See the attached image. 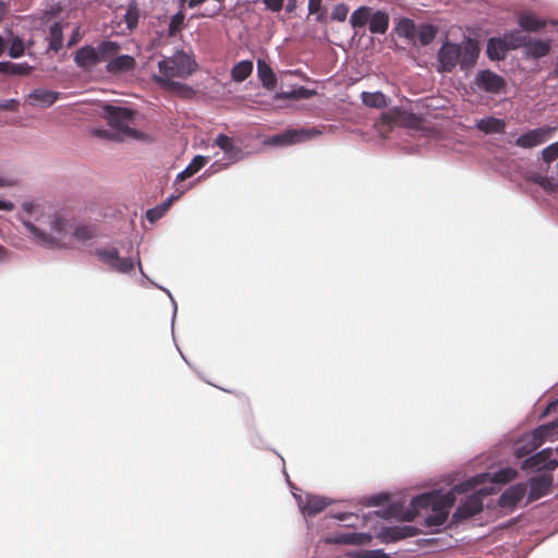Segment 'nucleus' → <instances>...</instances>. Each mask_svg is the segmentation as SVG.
Segmentation results:
<instances>
[{"mask_svg":"<svg viewBox=\"0 0 558 558\" xmlns=\"http://www.w3.org/2000/svg\"><path fill=\"white\" fill-rule=\"evenodd\" d=\"M511 472L512 468L509 465L497 469L492 465L486 471L476 473L466 480L454 484L449 489L440 487L437 489L422 492L410 499L404 518L407 520H412L421 510H429L425 515L423 523L430 533H441L447 530L454 529L456 525L451 524V517H449V512L457 496L466 493L474 484L487 477L501 478L498 480L500 483L505 481V478L509 477Z\"/></svg>","mask_w":558,"mask_h":558,"instance_id":"obj_1","label":"nucleus"},{"mask_svg":"<svg viewBox=\"0 0 558 558\" xmlns=\"http://www.w3.org/2000/svg\"><path fill=\"white\" fill-rule=\"evenodd\" d=\"M482 46L476 37L463 35L460 41L445 38L436 51V71L439 74L452 73L459 69L469 76L478 62Z\"/></svg>","mask_w":558,"mask_h":558,"instance_id":"obj_2","label":"nucleus"},{"mask_svg":"<svg viewBox=\"0 0 558 558\" xmlns=\"http://www.w3.org/2000/svg\"><path fill=\"white\" fill-rule=\"evenodd\" d=\"M515 474V471L512 469V472L509 474V477L505 478V481L497 482V477H487L476 484H474L471 489L477 488L476 493H472L468 495L464 499H461L451 514V524H454L456 527L461 523L470 520L483 511L484 501L483 499L489 495L496 494L506 483H508Z\"/></svg>","mask_w":558,"mask_h":558,"instance_id":"obj_3","label":"nucleus"},{"mask_svg":"<svg viewBox=\"0 0 558 558\" xmlns=\"http://www.w3.org/2000/svg\"><path fill=\"white\" fill-rule=\"evenodd\" d=\"M102 117L107 125L114 131L117 142L128 138L143 143L153 142L151 135L132 126L138 117V112L133 108L108 104L102 109Z\"/></svg>","mask_w":558,"mask_h":558,"instance_id":"obj_4","label":"nucleus"},{"mask_svg":"<svg viewBox=\"0 0 558 558\" xmlns=\"http://www.w3.org/2000/svg\"><path fill=\"white\" fill-rule=\"evenodd\" d=\"M438 26L429 22L415 23L408 16H400L392 29L398 37L405 39L412 46L426 47L438 34Z\"/></svg>","mask_w":558,"mask_h":558,"instance_id":"obj_5","label":"nucleus"},{"mask_svg":"<svg viewBox=\"0 0 558 558\" xmlns=\"http://www.w3.org/2000/svg\"><path fill=\"white\" fill-rule=\"evenodd\" d=\"M519 40V31L515 28L490 36L486 40L485 54L489 61H505L511 51L520 48Z\"/></svg>","mask_w":558,"mask_h":558,"instance_id":"obj_6","label":"nucleus"},{"mask_svg":"<svg viewBox=\"0 0 558 558\" xmlns=\"http://www.w3.org/2000/svg\"><path fill=\"white\" fill-rule=\"evenodd\" d=\"M323 134L317 126L287 128L267 140V144L276 147H289L299 143L311 141Z\"/></svg>","mask_w":558,"mask_h":558,"instance_id":"obj_7","label":"nucleus"},{"mask_svg":"<svg viewBox=\"0 0 558 558\" xmlns=\"http://www.w3.org/2000/svg\"><path fill=\"white\" fill-rule=\"evenodd\" d=\"M557 449L555 452L551 448L534 450L522 461V470L527 473H553L558 466Z\"/></svg>","mask_w":558,"mask_h":558,"instance_id":"obj_8","label":"nucleus"},{"mask_svg":"<svg viewBox=\"0 0 558 558\" xmlns=\"http://www.w3.org/2000/svg\"><path fill=\"white\" fill-rule=\"evenodd\" d=\"M474 90H480L492 96L505 94L507 92V81L500 74L486 68L478 70L471 82Z\"/></svg>","mask_w":558,"mask_h":558,"instance_id":"obj_9","label":"nucleus"},{"mask_svg":"<svg viewBox=\"0 0 558 558\" xmlns=\"http://www.w3.org/2000/svg\"><path fill=\"white\" fill-rule=\"evenodd\" d=\"M92 254L119 274L128 275L134 270L135 263L133 258L130 256L121 257L117 247H96L92 251Z\"/></svg>","mask_w":558,"mask_h":558,"instance_id":"obj_10","label":"nucleus"},{"mask_svg":"<svg viewBox=\"0 0 558 558\" xmlns=\"http://www.w3.org/2000/svg\"><path fill=\"white\" fill-rule=\"evenodd\" d=\"M420 534V529L412 524L381 525L375 533L380 544H396Z\"/></svg>","mask_w":558,"mask_h":558,"instance_id":"obj_11","label":"nucleus"},{"mask_svg":"<svg viewBox=\"0 0 558 558\" xmlns=\"http://www.w3.org/2000/svg\"><path fill=\"white\" fill-rule=\"evenodd\" d=\"M558 126L547 124L529 129L514 140V145L523 149L537 147L549 141L555 135Z\"/></svg>","mask_w":558,"mask_h":558,"instance_id":"obj_12","label":"nucleus"},{"mask_svg":"<svg viewBox=\"0 0 558 558\" xmlns=\"http://www.w3.org/2000/svg\"><path fill=\"white\" fill-rule=\"evenodd\" d=\"M172 62V56L163 57L161 60H159L157 64L159 74H153V81L157 84L169 86L175 89L192 90V87L189 84L173 80V77L177 76L174 71V64Z\"/></svg>","mask_w":558,"mask_h":558,"instance_id":"obj_13","label":"nucleus"},{"mask_svg":"<svg viewBox=\"0 0 558 558\" xmlns=\"http://www.w3.org/2000/svg\"><path fill=\"white\" fill-rule=\"evenodd\" d=\"M21 222L29 236L46 248H66L68 245L58 236L50 234L45 229L37 227L29 219L21 218Z\"/></svg>","mask_w":558,"mask_h":558,"instance_id":"obj_14","label":"nucleus"},{"mask_svg":"<svg viewBox=\"0 0 558 558\" xmlns=\"http://www.w3.org/2000/svg\"><path fill=\"white\" fill-rule=\"evenodd\" d=\"M520 48H523L524 57L529 60H538L550 50V44L546 39L532 37L529 34H522L519 31Z\"/></svg>","mask_w":558,"mask_h":558,"instance_id":"obj_15","label":"nucleus"},{"mask_svg":"<svg viewBox=\"0 0 558 558\" xmlns=\"http://www.w3.org/2000/svg\"><path fill=\"white\" fill-rule=\"evenodd\" d=\"M526 486L515 483L507 487L498 497L497 505L505 511H513L525 498Z\"/></svg>","mask_w":558,"mask_h":558,"instance_id":"obj_16","label":"nucleus"},{"mask_svg":"<svg viewBox=\"0 0 558 558\" xmlns=\"http://www.w3.org/2000/svg\"><path fill=\"white\" fill-rule=\"evenodd\" d=\"M554 482L553 473H534L529 478L527 499L536 501L546 496Z\"/></svg>","mask_w":558,"mask_h":558,"instance_id":"obj_17","label":"nucleus"},{"mask_svg":"<svg viewBox=\"0 0 558 558\" xmlns=\"http://www.w3.org/2000/svg\"><path fill=\"white\" fill-rule=\"evenodd\" d=\"M73 61L81 70L90 71L101 63V57L99 56L97 46L85 44L74 52Z\"/></svg>","mask_w":558,"mask_h":558,"instance_id":"obj_18","label":"nucleus"},{"mask_svg":"<svg viewBox=\"0 0 558 558\" xmlns=\"http://www.w3.org/2000/svg\"><path fill=\"white\" fill-rule=\"evenodd\" d=\"M193 187H194V183H189L183 190H181V191H179L177 193H171L161 203H159L156 206H154V207H151V208L146 210V214H145L146 219L150 223L157 222L159 219H161L169 211V209L171 208L172 204L175 201L180 199L185 192L190 191Z\"/></svg>","mask_w":558,"mask_h":558,"instance_id":"obj_19","label":"nucleus"},{"mask_svg":"<svg viewBox=\"0 0 558 558\" xmlns=\"http://www.w3.org/2000/svg\"><path fill=\"white\" fill-rule=\"evenodd\" d=\"M172 57L177 77L187 78L197 71L198 65L192 54L178 49Z\"/></svg>","mask_w":558,"mask_h":558,"instance_id":"obj_20","label":"nucleus"},{"mask_svg":"<svg viewBox=\"0 0 558 558\" xmlns=\"http://www.w3.org/2000/svg\"><path fill=\"white\" fill-rule=\"evenodd\" d=\"M333 501L327 497L305 494L304 501L299 502L300 512L305 518H312L322 512Z\"/></svg>","mask_w":558,"mask_h":558,"instance_id":"obj_21","label":"nucleus"},{"mask_svg":"<svg viewBox=\"0 0 558 558\" xmlns=\"http://www.w3.org/2000/svg\"><path fill=\"white\" fill-rule=\"evenodd\" d=\"M373 7L360 5L349 16L350 26L353 29V37L359 36L360 38L365 36L369 25V15Z\"/></svg>","mask_w":558,"mask_h":558,"instance_id":"obj_22","label":"nucleus"},{"mask_svg":"<svg viewBox=\"0 0 558 558\" xmlns=\"http://www.w3.org/2000/svg\"><path fill=\"white\" fill-rule=\"evenodd\" d=\"M136 66V60L128 53L118 54L106 63V71L111 75H122L133 72Z\"/></svg>","mask_w":558,"mask_h":558,"instance_id":"obj_23","label":"nucleus"},{"mask_svg":"<svg viewBox=\"0 0 558 558\" xmlns=\"http://www.w3.org/2000/svg\"><path fill=\"white\" fill-rule=\"evenodd\" d=\"M317 94L316 89L308 88L304 85L299 84H292L289 86L287 90L283 88L275 90L274 99L275 100H287V99H293V100H303V99H311Z\"/></svg>","mask_w":558,"mask_h":558,"instance_id":"obj_24","label":"nucleus"},{"mask_svg":"<svg viewBox=\"0 0 558 558\" xmlns=\"http://www.w3.org/2000/svg\"><path fill=\"white\" fill-rule=\"evenodd\" d=\"M509 179L510 181L517 182L519 187H522L523 183H534L542 185L545 181V177L535 171L524 170L519 165L509 167Z\"/></svg>","mask_w":558,"mask_h":558,"instance_id":"obj_25","label":"nucleus"},{"mask_svg":"<svg viewBox=\"0 0 558 558\" xmlns=\"http://www.w3.org/2000/svg\"><path fill=\"white\" fill-rule=\"evenodd\" d=\"M390 15L385 9H372L368 31L373 35H385L389 28Z\"/></svg>","mask_w":558,"mask_h":558,"instance_id":"obj_26","label":"nucleus"},{"mask_svg":"<svg viewBox=\"0 0 558 558\" xmlns=\"http://www.w3.org/2000/svg\"><path fill=\"white\" fill-rule=\"evenodd\" d=\"M29 101L33 106L40 108H49L60 98V93L46 88H34L28 94Z\"/></svg>","mask_w":558,"mask_h":558,"instance_id":"obj_27","label":"nucleus"},{"mask_svg":"<svg viewBox=\"0 0 558 558\" xmlns=\"http://www.w3.org/2000/svg\"><path fill=\"white\" fill-rule=\"evenodd\" d=\"M71 235L76 242L86 244L97 238L98 230L97 227L90 222L76 221L74 219Z\"/></svg>","mask_w":558,"mask_h":558,"instance_id":"obj_28","label":"nucleus"},{"mask_svg":"<svg viewBox=\"0 0 558 558\" xmlns=\"http://www.w3.org/2000/svg\"><path fill=\"white\" fill-rule=\"evenodd\" d=\"M73 221L74 217H68L66 215L58 211H54L52 215L48 216V225L50 230L59 236L71 234Z\"/></svg>","mask_w":558,"mask_h":558,"instance_id":"obj_29","label":"nucleus"},{"mask_svg":"<svg viewBox=\"0 0 558 558\" xmlns=\"http://www.w3.org/2000/svg\"><path fill=\"white\" fill-rule=\"evenodd\" d=\"M257 77L265 89L274 90L276 88L277 74L264 59H257Z\"/></svg>","mask_w":558,"mask_h":558,"instance_id":"obj_30","label":"nucleus"},{"mask_svg":"<svg viewBox=\"0 0 558 558\" xmlns=\"http://www.w3.org/2000/svg\"><path fill=\"white\" fill-rule=\"evenodd\" d=\"M66 23L61 21H54L49 26V36H48V50L53 52H59L64 46V35L63 29L66 26Z\"/></svg>","mask_w":558,"mask_h":558,"instance_id":"obj_31","label":"nucleus"},{"mask_svg":"<svg viewBox=\"0 0 558 558\" xmlns=\"http://www.w3.org/2000/svg\"><path fill=\"white\" fill-rule=\"evenodd\" d=\"M474 126L484 134H499L505 131L506 123L500 118L485 116L476 120Z\"/></svg>","mask_w":558,"mask_h":558,"instance_id":"obj_32","label":"nucleus"},{"mask_svg":"<svg viewBox=\"0 0 558 558\" xmlns=\"http://www.w3.org/2000/svg\"><path fill=\"white\" fill-rule=\"evenodd\" d=\"M208 161L209 156L195 155L191 162L177 174L173 184H178L183 180L193 177L201 169H203L208 163Z\"/></svg>","mask_w":558,"mask_h":558,"instance_id":"obj_33","label":"nucleus"},{"mask_svg":"<svg viewBox=\"0 0 558 558\" xmlns=\"http://www.w3.org/2000/svg\"><path fill=\"white\" fill-rule=\"evenodd\" d=\"M361 100L365 107L375 109H384L391 102V99L381 90L362 92Z\"/></svg>","mask_w":558,"mask_h":558,"instance_id":"obj_34","label":"nucleus"},{"mask_svg":"<svg viewBox=\"0 0 558 558\" xmlns=\"http://www.w3.org/2000/svg\"><path fill=\"white\" fill-rule=\"evenodd\" d=\"M374 536L371 532H343L336 536V541L347 545H363L369 544Z\"/></svg>","mask_w":558,"mask_h":558,"instance_id":"obj_35","label":"nucleus"},{"mask_svg":"<svg viewBox=\"0 0 558 558\" xmlns=\"http://www.w3.org/2000/svg\"><path fill=\"white\" fill-rule=\"evenodd\" d=\"M558 436V415L546 423H543L533 429V440H551Z\"/></svg>","mask_w":558,"mask_h":558,"instance_id":"obj_36","label":"nucleus"},{"mask_svg":"<svg viewBox=\"0 0 558 558\" xmlns=\"http://www.w3.org/2000/svg\"><path fill=\"white\" fill-rule=\"evenodd\" d=\"M253 70H254V63L252 60H250V59L240 60L232 66L231 71H230L231 80L234 83H242L248 76H251V74L253 73Z\"/></svg>","mask_w":558,"mask_h":558,"instance_id":"obj_37","label":"nucleus"},{"mask_svg":"<svg viewBox=\"0 0 558 558\" xmlns=\"http://www.w3.org/2000/svg\"><path fill=\"white\" fill-rule=\"evenodd\" d=\"M141 19V9L137 0H130L128 2L126 11L123 15V22L130 32L135 31L138 27Z\"/></svg>","mask_w":558,"mask_h":558,"instance_id":"obj_38","label":"nucleus"},{"mask_svg":"<svg viewBox=\"0 0 558 558\" xmlns=\"http://www.w3.org/2000/svg\"><path fill=\"white\" fill-rule=\"evenodd\" d=\"M97 49L101 57V62H108V60L119 54L121 45L117 40L102 39L98 43Z\"/></svg>","mask_w":558,"mask_h":558,"instance_id":"obj_39","label":"nucleus"},{"mask_svg":"<svg viewBox=\"0 0 558 558\" xmlns=\"http://www.w3.org/2000/svg\"><path fill=\"white\" fill-rule=\"evenodd\" d=\"M345 558H391V554L386 553L384 548H355L348 550L345 554Z\"/></svg>","mask_w":558,"mask_h":558,"instance_id":"obj_40","label":"nucleus"},{"mask_svg":"<svg viewBox=\"0 0 558 558\" xmlns=\"http://www.w3.org/2000/svg\"><path fill=\"white\" fill-rule=\"evenodd\" d=\"M185 27V11L180 8V10L174 13L170 17V22L167 28V35L169 37L175 36L179 32H181Z\"/></svg>","mask_w":558,"mask_h":558,"instance_id":"obj_41","label":"nucleus"},{"mask_svg":"<svg viewBox=\"0 0 558 558\" xmlns=\"http://www.w3.org/2000/svg\"><path fill=\"white\" fill-rule=\"evenodd\" d=\"M222 151L223 157L228 160L226 166L235 163L243 158V151L240 148V146L235 144L234 141H232L228 145H225V147H222Z\"/></svg>","mask_w":558,"mask_h":558,"instance_id":"obj_42","label":"nucleus"},{"mask_svg":"<svg viewBox=\"0 0 558 558\" xmlns=\"http://www.w3.org/2000/svg\"><path fill=\"white\" fill-rule=\"evenodd\" d=\"M536 450V445L532 444V440L524 444H517L513 449V457L518 463L522 465L523 459L529 457Z\"/></svg>","mask_w":558,"mask_h":558,"instance_id":"obj_43","label":"nucleus"},{"mask_svg":"<svg viewBox=\"0 0 558 558\" xmlns=\"http://www.w3.org/2000/svg\"><path fill=\"white\" fill-rule=\"evenodd\" d=\"M8 54L12 59H19L25 54V43L20 36H14L8 49Z\"/></svg>","mask_w":558,"mask_h":558,"instance_id":"obj_44","label":"nucleus"},{"mask_svg":"<svg viewBox=\"0 0 558 558\" xmlns=\"http://www.w3.org/2000/svg\"><path fill=\"white\" fill-rule=\"evenodd\" d=\"M350 11V7L344 2H339L333 5L332 11L330 13V20L335 22H345L348 19V14Z\"/></svg>","mask_w":558,"mask_h":558,"instance_id":"obj_45","label":"nucleus"},{"mask_svg":"<svg viewBox=\"0 0 558 558\" xmlns=\"http://www.w3.org/2000/svg\"><path fill=\"white\" fill-rule=\"evenodd\" d=\"M539 158L547 165L555 161L558 158V141L544 147L539 151Z\"/></svg>","mask_w":558,"mask_h":558,"instance_id":"obj_46","label":"nucleus"},{"mask_svg":"<svg viewBox=\"0 0 558 558\" xmlns=\"http://www.w3.org/2000/svg\"><path fill=\"white\" fill-rule=\"evenodd\" d=\"M390 501L389 494L385 492L375 493L367 497L366 504L369 507H384Z\"/></svg>","mask_w":558,"mask_h":558,"instance_id":"obj_47","label":"nucleus"},{"mask_svg":"<svg viewBox=\"0 0 558 558\" xmlns=\"http://www.w3.org/2000/svg\"><path fill=\"white\" fill-rule=\"evenodd\" d=\"M33 66L26 62H11L10 76L26 75L29 74Z\"/></svg>","mask_w":558,"mask_h":558,"instance_id":"obj_48","label":"nucleus"},{"mask_svg":"<svg viewBox=\"0 0 558 558\" xmlns=\"http://www.w3.org/2000/svg\"><path fill=\"white\" fill-rule=\"evenodd\" d=\"M154 287H156L157 289L163 291L170 299L171 301V305H172V316H171V333H172V337L174 338V322H175V317H177V313H178V303L177 301L174 300L172 293L170 292V290L161 284H158V283H154Z\"/></svg>","mask_w":558,"mask_h":558,"instance_id":"obj_49","label":"nucleus"},{"mask_svg":"<svg viewBox=\"0 0 558 558\" xmlns=\"http://www.w3.org/2000/svg\"><path fill=\"white\" fill-rule=\"evenodd\" d=\"M154 287H156L157 289L163 291L170 299L171 301V305H172V316H171V333H172V337L174 338V322H175V317H177V313H178V303L177 301L174 300L172 293L170 292V290L161 284H158V283H154Z\"/></svg>","mask_w":558,"mask_h":558,"instance_id":"obj_50","label":"nucleus"},{"mask_svg":"<svg viewBox=\"0 0 558 558\" xmlns=\"http://www.w3.org/2000/svg\"><path fill=\"white\" fill-rule=\"evenodd\" d=\"M154 287H156L157 289L163 291L170 299L171 301V305H172V316H171V333H172V337L174 338V322H175V317H177V313H178V303L177 301L174 300L172 293L170 292V290L161 284H158V283H154Z\"/></svg>","mask_w":558,"mask_h":558,"instance_id":"obj_51","label":"nucleus"},{"mask_svg":"<svg viewBox=\"0 0 558 558\" xmlns=\"http://www.w3.org/2000/svg\"><path fill=\"white\" fill-rule=\"evenodd\" d=\"M154 287H156L157 289L163 291L170 299L171 301V305H172V316H171V333H172V337L174 338V322H175V317H177V313H178V303L177 301L174 300L172 293L170 292V290L161 284H158V283H154Z\"/></svg>","mask_w":558,"mask_h":558,"instance_id":"obj_52","label":"nucleus"},{"mask_svg":"<svg viewBox=\"0 0 558 558\" xmlns=\"http://www.w3.org/2000/svg\"><path fill=\"white\" fill-rule=\"evenodd\" d=\"M154 287H156L157 289L163 291L170 299L171 301V305H172V316H171V333H172V337L174 338V322H175V317H177V313H178V303L177 301L174 300L172 293L170 292V290L161 284H158V283H154Z\"/></svg>","mask_w":558,"mask_h":558,"instance_id":"obj_53","label":"nucleus"},{"mask_svg":"<svg viewBox=\"0 0 558 558\" xmlns=\"http://www.w3.org/2000/svg\"><path fill=\"white\" fill-rule=\"evenodd\" d=\"M92 133L99 138L117 142V136L114 134V131H112V129L108 125L107 126H104V125L95 126L92 130Z\"/></svg>","mask_w":558,"mask_h":558,"instance_id":"obj_54","label":"nucleus"},{"mask_svg":"<svg viewBox=\"0 0 558 558\" xmlns=\"http://www.w3.org/2000/svg\"><path fill=\"white\" fill-rule=\"evenodd\" d=\"M519 26L523 29H531V31H537L541 28L539 22L535 19V16L527 14L523 15L519 20Z\"/></svg>","mask_w":558,"mask_h":558,"instance_id":"obj_55","label":"nucleus"},{"mask_svg":"<svg viewBox=\"0 0 558 558\" xmlns=\"http://www.w3.org/2000/svg\"><path fill=\"white\" fill-rule=\"evenodd\" d=\"M263 2L265 10L271 13H279L282 8L284 0H252V3Z\"/></svg>","mask_w":558,"mask_h":558,"instance_id":"obj_56","label":"nucleus"},{"mask_svg":"<svg viewBox=\"0 0 558 558\" xmlns=\"http://www.w3.org/2000/svg\"><path fill=\"white\" fill-rule=\"evenodd\" d=\"M331 518L338 520L339 522H343L345 526L353 525V522H349L350 519L355 518L354 513L352 512H345V511H339L331 513Z\"/></svg>","mask_w":558,"mask_h":558,"instance_id":"obj_57","label":"nucleus"},{"mask_svg":"<svg viewBox=\"0 0 558 558\" xmlns=\"http://www.w3.org/2000/svg\"><path fill=\"white\" fill-rule=\"evenodd\" d=\"M283 473L286 475V480H287L288 485L291 487V494H292L293 498L295 499L296 504L299 505L300 501H304L303 492H302V489L298 488L295 485H293L290 482L288 473L286 472V470H283Z\"/></svg>","mask_w":558,"mask_h":558,"instance_id":"obj_58","label":"nucleus"},{"mask_svg":"<svg viewBox=\"0 0 558 558\" xmlns=\"http://www.w3.org/2000/svg\"><path fill=\"white\" fill-rule=\"evenodd\" d=\"M63 10V7L60 2L52 3L48 9L45 10V15L48 19L58 17Z\"/></svg>","mask_w":558,"mask_h":558,"instance_id":"obj_59","label":"nucleus"},{"mask_svg":"<svg viewBox=\"0 0 558 558\" xmlns=\"http://www.w3.org/2000/svg\"><path fill=\"white\" fill-rule=\"evenodd\" d=\"M557 409H558V398H553L547 402L545 409L539 413V417L542 418V417L548 415L549 413H554L557 411Z\"/></svg>","mask_w":558,"mask_h":558,"instance_id":"obj_60","label":"nucleus"},{"mask_svg":"<svg viewBox=\"0 0 558 558\" xmlns=\"http://www.w3.org/2000/svg\"><path fill=\"white\" fill-rule=\"evenodd\" d=\"M233 140L231 137H229L227 134L225 133H219L215 140H214V146H217L219 147L221 150H222V147H225V145H228L229 143H231Z\"/></svg>","mask_w":558,"mask_h":558,"instance_id":"obj_61","label":"nucleus"},{"mask_svg":"<svg viewBox=\"0 0 558 558\" xmlns=\"http://www.w3.org/2000/svg\"><path fill=\"white\" fill-rule=\"evenodd\" d=\"M17 107H19V100L15 98L0 100V109L15 110V109H17Z\"/></svg>","mask_w":558,"mask_h":558,"instance_id":"obj_62","label":"nucleus"},{"mask_svg":"<svg viewBox=\"0 0 558 558\" xmlns=\"http://www.w3.org/2000/svg\"><path fill=\"white\" fill-rule=\"evenodd\" d=\"M223 10L222 5L214 7L213 9L205 8V10L199 14L202 17H216Z\"/></svg>","mask_w":558,"mask_h":558,"instance_id":"obj_63","label":"nucleus"},{"mask_svg":"<svg viewBox=\"0 0 558 558\" xmlns=\"http://www.w3.org/2000/svg\"><path fill=\"white\" fill-rule=\"evenodd\" d=\"M324 8H326L324 5V0H308V3H307L308 15H312V14H314V12H316L320 9H324Z\"/></svg>","mask_w":558,"mask_h":558,"instance_id":"obj_64","label":"nucleus"}]
</instances>
